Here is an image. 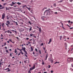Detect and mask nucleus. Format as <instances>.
<instances>
[{
  "mask_svg": "<svg viewBox=\"0 0 73 73\" xmlns=\"http://www.w3.org/2000/svg\"><path fill=\"white\" fill-rule=\"evenodd\" d=\"M44 14H46V16H49L50 13V11L48 10H47L44 12Z\"/></svg>",
  "mask_w": 73,
  "mask_h": 73,
  "instance_id": "f257e3e1",
  "label": "nucleus"
},
{
  "mask_svg": "<svg viewBox=\"0 0 73 73\" xmlns=\"http://www.w3.org/2000/svg\"><path fill=\"white\" fill-rule=\"evenodd\" d=\"M35 66L34 64L33 65V66L31 68H30V69L29 70V73H31V71L32 70H33L35 69Z\"/></svg>",
  "mask_w": 73,
  "mask_h": 73,
  "instance_id": "f03ea898",
  "label": "nucleus"
},
{
  "mask_svg": "<svg viewBox=\"0 0 73 73\" xmlns=\"http://www.w3.org/2000/svg\"><path fill=\"white\" fill-rule=\"evenodd\" d=\"M68 61L69 63L73 62V58H69L68 59Z\"/></svg>",
  "mask_w": 73,
  "mask_h": 73,
  "instance_id": "7ed1b4c3",
  "label": "nucleus"
},
{
  "mask_svg": "<svg viewBox=\"0 0 73 73\" xmlns=\"http://www.w3.org/2000/svg\"><path fill=\"white\" fill-rule=\"evenodd\" d=\"M6 25L7 26V27H9V25H10V22L9 21H7L6 22Z\"/></svg>",
  "mask_w": 73,
  "mask_h": 73,
  "instance_id": "20e7f679",
  "label": "nucleus"
},
{
  "mask_svg": "<svg viewBox=\"0 0 73 73\" xmlns=\"http://www.w3.org/2000/svg\"><path fill=\"white\" fill-rule=\"evenodd\" d=\"M23 8H26L28 9H30L31 8L30 7L28 8V7L26 5H23Z\"/></svg>",
  "mask_w": 73,
  "mask_h": 73,
  "instance_id": "39448f33",
  "label": "nucleus"
},
{
  "mask_svg": "<svg viewBox=\"0 0 73 73\" xmlns=\"http://www.w3.org/2000/svg\"><path fill=\"white\" fill-rule=\"evenodd\" d=\"M5 15L4 13H3L2 15V19L3 20H4V18H5Z\"/></svg>",
  "mask_w": 73,
  "mask_h": 73,
  "instance_id": "423d86ee",
  "label": "nucleus"
},
{
  "mask_svg": "<svg viewBox=\"0 0 73 73\" xmlns=\"http://www.w3.org/2000/svg\"><path fill=\"white\" fill-rule=\"evenodd\" d=\"M7 33L8 34H9V33L10 34H12V33L11 32V31L9 30H7Z\"/></svg>",
  "mask_w": 73,
  "mask_h": 73,
  "instance_id": "0eeeda50",
  "label": "nucleus"
},
{
  "mask_svg": "<svg viewBox=\"0 0 73 73\" xmlns=\"http://www.w3.org/2000/svg\"><path fill=\"white\" fill-rule=\"evenodd\" d=\"M1 7H2L1 8ZM0 9H4V6L2 7V5H1V4H0Z\"/></svg>",
  "mask_w": 73,
  "mask_h": 73,
  "instance_id": "6e6552de",
  "label": "nucleus"
},
{
  "mask_svg": "<svg viewBox=\"0 0 73 73\" xmlns=\"http://www.w3.org/2000/svg\"><path fill=\"white\" fill-rule=\"evenodd\" d=\"M48 57V53H47V54H46V58L45 59V60H47Z\"/></svg>",
  "mask_w": 73,
  "mask_h": 73,
  "instance_id": "1a4fd4ad",
  "label": "nucleus"
},
{
  "mask_svg": "<svg viewBox=\"0 0 73 73\" xmlns=\"http://www.w3.org/2000/svg\"><path fill=\"white\" fill-rule=\"evenodd\" d=\"M22 50L23 51H25V50H26L25 47H22Z\"/></svg>",
  "mask_w": 73,
  "mask_h": 73,
  "instance_id": "9d476101",
  "label": "nucleus"
},
{
  "mask_svg": "<svg viewBox=\"0 0 73 73\" xmlns=\"http://www.w3.org/2000/svg\"><path fill=\"white\" fill-rule=\"evenodd\" d=\"M52 41V38H50L49 40V42H48V44H49L50 42H51Z\"/></svg>",
  "mask_w": 73,
  "mask_h": 73,
  "instance_id": "9b49d317",
  "label": "nucleus"
},
{
  "mask_svg": "<svg viewBox=\"0 0 73 73\" xmlns=\"http://www.w3.org/2000/svg\"><path fill=\"white\" fill-rule=\"evenodd\" d=\"M49 60L52 63L53 62V60H52L51 58H50L49 59Z\"/></svg>",
  "mask_w": 73,
  "mask_h": 73,
  "instance_id": "f8f14e48",
  "label": "nucleus"
},
{
  "mask_svg": "<svg viewBox=\"0 0 73 73\" xmlns=\"http://www.w3.org/2000/svg\"><path fill=\"white\" fill-rule=\"evenodd\" d=\"M17 4H18L19 5H21V3H20L19 2H17Z\"/></svg>",
  "mask_w": 73,
  "mask_h": 73,
  "instance_id": "ddd939ff",
  "label": "nucleus"
},
{
  "mask_svg": "<svg viewBox=\"0 0 73 73\" xmlns=\"http://www.w3.org/2000/svg\"><path fill=\"white\" fill-rule=\"evenodd\" d=\"M45 17L44 16H43V17H41V19H42L43 20H44Z\"/></svg>",
  "mask_w": 73,
  "mask_h": 73,
  "instance_id": "4468645a",
  "label": "nucleus"
},
{
  "mask_svg": "<svg viewBox=\"0 0 73 73\" xmlns=\"http://www.w3.org/2000/svg\"><path fill=\"white\" fill-rule=\"evenodd\" d=\"M50 14H53V12L52 11H50Z\"/></svg>",
  "mask_w": 73,
  "mask_h": 73,
  "instance_id": "2eb2a0df",
  "label": "nucleus"
},
{
  "mask_svg": "<svg viewBox=\"0 0 73 73\" xmlns=\"http://www.w3.org/2000/svg\"><path fill=\"white\" fill-rule=\"evenodd\" d=\"M31 51L32 52L33 50V47H31Z\"/></svg>",
  "mask_w": 73,
  "mask_h": 73,
  "instance_id": "dca6fc26",
  "label": "nucleus"
},
{
  "mask_svg": "<svg viewBox=\"0 0 73 73\" xmlns=\"http://www.w3.org/2000/svg\"><path fill=\"white\" fill-rule=\"evenodd\" d=\"M60 63V62H58L57 61H56V62H55L54 64H59Z\"/></svg>",
  "mask_w": 73,
  "mask_h": 73,
  "instance_id": "f3484780",
  "label": "nucleus"
},
{
  "mask_svg": "<svg viewBox=\"0 0 73 73\" xmlns=\"http://www.w3.org/2000/svg\"><path fill=\"white\" fill-rule=\"evenodd\" d=\"M60 40H61L62 39V36H60Z\"/></svg>",
  "mask_w": 73,
  "mask_h": 73,
  "instance_id": "a211bd4d",
  "label": "nucleus"
},
{
  "mask_svg": "<svg viewBox=\"0 0 73 73\" xmlns=\"http://www.w3.org/2000/svg\"><path fill=\"white\" fill-rule=\"evenodd\" d=\"M17 49L18 50H19L20 51H22V50H23L22 49H20V50L19 48H17Z\"/></svg>",
  "mask_w": 73,
  "mask_h": 73,
  "instance_id": "6ab92c4d",
  "label": "nucleus"
},
{
  "mask_svg": "<svg viewBox=\"0 0 73 73\" xmlns=\"http://www.w3.org/2000/svg\"><path fill=\"white\" fill-rule=\"evenodd\" d=\"M32 27H31L30 29L29 30V31H32Z\"/></svg>",
  "mask_w": 73,
  "mask_h": 73,
  "instance_id": "aec40b11",
  "label": "nucleus"
},
{
  "mask_svg": "<svg viewBox=\"0 0 73 73\" xmlns=\"http://www.w3.org/2000/svg\"><path fill=\"white\" fill-rule=\"evenodd\" d=\"M33 35V34H31L30 35V36H31V37H32Z\"/></svg>",
  "mask_w": 73,
  "mask_h": 73,
  "instance_id": "412c9836",
  "label": "nucleus"
},
{
  "mask_svg": "<svg viewBox=\"0 0 73 73\" xmlns=\"http://www.w3.org/2000/svg\"><path fill=\"white\" fill-rule=\"evenodd\" d=\"M7 3H5L3 4V6H4V5H7Z\"/></svg>",
  "mask_w": 73,
  "mask_h": 73,
  "instance_id": "4be33fe9",
  "label": "nucleus"
},
{
  "mask_svg": "<svg viewBox=\"0 0 73 73\" xmlns=\"http://www.w3.org/2000/svg\"><path fill=\"white\" fill-rule=\"evenodd\" d=\"M26 53L25 54H27V51H26V50H25V51H24Z\"/></svg>",
  "mask_w": 73,
  "mask_h": 73,
  "instance_id": "5701e85b",
  "label": "nucleus"
},
{
  "mask_svg": "<svg viewBox=\"0 0 73 73\" xmlns=\"http://www.w3.org/2000/svg\"><path fill=\"white\" fill-rule=\"evenodd\" d=\"M12 4L13 5H15V3H14V2H12Z\"/></svg>",
  "mask_w": 73,
  "mask_h": 73,
  "instance_id": "b1692460",
  "label": "nucleus"
},
{
  "mask_svg": "<svg viewBox=\"0 0 73 73\" xmlns=\"http://www.w3.org/2000/svg\"><path fill=\"white\" fill-rule=\"evenodd\" d=\"M67 45H66V46H65V49L66 50H67Z\"/></svg>",
  "mask_w": 73,
  "mask_h": 73,
  "instance_id": "393cba45",
  "label": "nucleus"
},
{
  "mask_svg": "<svg viewBox=\"0 0 73 73\" xmlns=\"http://www.w3.org/2000/svg\"><path fill=\"white\" fill-rule=\"evenodd\" d=\"M12 31H13L14 32L16 33H17V32H16V31H14V30H12Z\"/></svg>",
  "mask_w": 73,
  "mask_h": 73,
  "instance_id": "a878e982",
  "label": "nucleus"
},
{
  "mask_svg": "<svg viewBox=\"0 0 73 73\" xmlns=\"http://www.w3.org/2000/svg\"><path fill=\"white\" fill-rule=\"evenodd\" d=\"M14 22H15L16 23V25H18L17 23V22H15V21H14Z\"/></svg>",
  "mask_w": 73,
  "mask_h": 73,
  "instance_id": "bb28decb",
  "label": "nucleus"
},
{
  "mask_svg": "<svg viewBox=\"0 0 73 73\" xmlns=\"http://www.w3.org/2000/svg\"><path fill=\"white\" fill-rule=\"evenodd\" d=\"M54 14L55 15H57L58 14V13L57 12H54Z\"/></svg>",
  "mask_w": 73,
  "mask_h": 73,
  "instance_id": "cd10ccee",
  "label": "nucleus"
},
{
  "mask_svg": "<svg viewBox=\"0 0 73 73\" xmlns=\"http://www.w3.org/2000/svg\"><path fill=\"white\" fill-rule=\"evenodd\" d=\"M20 53H21V54H22V55H23V54H24V53H23V52L22 51H21V52H20Z\"/></svg>",
  "mask_w": 73,
  "mask_h": 73,
  "instance_id": "c85d7f7f",
  "label": "nucleus"
},
{
  "mask_svg": "<svg viewBox=\"0 0 73 73\" xmlns=\"http://www.w3.org/2000/svg\"><path fill=\"white\" fill-rule=\"evenodd\" d=\"M73 52V48H72L70 52Z\"/></svg>",
  "mask_w": 73,
  "mask_h": 73,
  "instance_id": "c756f323",
  "label": "nucleus"
},
{
  "mask_svg": "<svg viewBox=\"0 0 73 73\" xmlns=\"http://www.w3.org/2000/svg\"><path fill=\"white\" fill-rule=\"evenodd\" d=\"M53 5L54 7H56V3H54Z\"/></svg>",
  "mask_w": 73,
  "mask_h": 73,
  "instance_id": "7c9ffc66",
  "label": "nucleus"
},
{
  "mask_svg": "<svg viewBox=\"0 0 73 73\" xmlns=\"http://www.w3.org/2000/svg\"><path fill=\"white\" fill-rule=\"evenodd\" d=\"M28 23L30 25H31V23L30 21H29Z\"/></svg>",
  "mask_w": 73,
  "mask_h": 73,
  "instance_id": "2f4dec72",
  "label": "nucleus"
},
{
  "mask_svg": "<svg viewBox=\"0 0 73 73\" xmlns=\"http://www.w3.org/2000/svg\"><path fill=\"white\" fill-rule=\"evenodd\" d=\"M39 31L40 32H41V29L40 28H39Z\"/></svg>",
  "mask_w": 73,
  "mask_h": 73,
  "instance_id": "473e14b6",
  "label": "nucleus"
},
{
  "mask_svg": "<svg viewBox=\"0 0 73 73\" xmlns=\"http://www.w3.org/2000/svg\"><path fill=\"white\" fill-rule=\"evenodd\" d=\"M47 18L45 17L44 18V20H47Z\"/></svg>",
  "mask_w": 73,
  "mask_h": 73,
  "instance_id": "72a5a7b5",
  "label": "nucleus"
},
{
  "mask_svg": "<svg viewBox=\"0 0 73 73\" xmlns=\"http://www.w3.org/2000/svg\"><path fill=\"white\" fill-rule=\"evenodd\" d=\"M6 52L8 53H9V52L7 50H6Z\"/></svg>",
  "mask_w": 73,
  "mask_h": 73,
  "instance_id": "f704fd0d",
  "label": "nucleus"
},
{
  "mask_svg": "<svg viewBox=\"0 0 73 73\" xmlns=\"http://www.w3.org/2000/svg\"><path fill=\"white\" fill-rule=\"evenodd\" d=\"M15 52H14L15 53H17V51L16 49H15Z\"/></svg>",
  "mask_w": 73,
  "mask_h": 73,
  "instance_id": "c9c22d12",
  "label": "nucleus"
},
{
  "mask_svg": "<svg viewBox=\"0 0 73 73\" xmlns=\"http://www.w3.org/2000/svg\"><path fill=\"white\" fill-rule=\"evenodd\" d=\"M68 23H70V22H71L70 20H69V21H68Z\"/></svg>",
  "mask_w": 73,
  "mask_h": 73,
  "instance_id": "e433bc0d",
  "label": "nucleus"
},
{
  "mask_svg": "<svg viewBox=\"0 0 73 73\" xmlns=\"http://www.w3.org/2000/svg\"><path fill=\"white\" fill-rule=\"evenodd\" d=\"M44 45L43 43H42L41 44H40V46H43Z\"/></svg>",
  "mask_w": 73,
  "mask_h": 73,
  "instance_id": "4c0bfd02",
  "label": "nucleus"
},
{
  "mask_svg": "<svg viewBox=\"0 0 73 73\" xmlns=\"http://www.w3.org/2000/svg\"><path fill=\"white\" fill-rule=\"evenodd\" d=\"M15 38H16L17 39V40H19V38L18 37H15Z\"/></svg>",
  "mask_w": 73,
  "mask_h": 73,
  "instance_id": "58836bf2",
  "label": "nucleus"
},
{
  "mask_svg": "<svg viewBox=\"0 0 73 73\" xmlns=\"http://www.w3.org/2000/svg\"><path fill=\"white\" fill-rule=\"evenodd\" d=\"M27 60L24 61V62L25 63H27Z\"/></svg>",
  "mask_w": 73,
  "mask_h": 73,
  "instance_id": "ea45409f",
  "label": "nucleus"
},
{
  "mask_svg": "<svg viewBox=\"0 0 73 73\" xmlns=\"http://www.w3.org/2000/svg\"><path fill=\"white\" fill-rule=\"evenodd\" d=\"M61 2H62V1L61 0L60 1L58 2V3H61Z\"/></svg>",
  "mask_w": 73,
  "mask_h": 73,
  "instance_id": "a19ab883",
  "label": "nucleus"
},
{
  "mask_svg": "<svg viewBox=\"0 0 73 73\" xmlns=\"http://www.w3.org/2000/svg\"><path fill=\"white\" fill-rule=\"evenodd\" d=\"M49 67L48 68L49 69L51 68V66L50 65H48Z\"/></svg>",
  "mask_w": 73,
  "mask_h": 73,
  "instance_id": "79ce46f5",
  "label": "nucleus"
},
{
  "mask_svg": "<svg viewBox=\"0 0 73 73\" xmlns=\"http://www.w3.org/2000/svg\"><path fill=\"white\" fill-rule=\"evenodd\" d=\"M6 42H5L4 43V46H5L6 45Z\"/></svg>",
  "mask_w": 73,
  "mask_h": 73,
  "instance_id": "37998d69",
  "label": "nucleus"
},
{
  "mask_svg": "<svg viewBox=\"0 0 73 73\" xmlns=\"http://www.w3.org/2000/svg\"><path fill=\"white\" fill-rule=\"evenodd\" d=\"M35 50L36 51V52H37L38 50H37V48H35Z\"/></svg>",
  "mask_w": 73,
  "mask_h": 73,
  "instance_id": "c03bdc74",
  "label": "nucleus"
},
{
  "mask_svg": "<svg viewBox=\"0 0 73 73\" xmlns=\"http://www.w3.org/2000/svg\"><path fill=\"white\" fill-rule=\"evenodd\" d=\"M39 52L40 54H41V52L40 50H39Z\"/></svg>",
  "mask_w": 73,
  "mask_h": 73,
  "instance_id": "a18cd8bd",
  "label": "nucleus"
},
{
  "mask_svg": "<svg viewBox=\"0 0 73 73\" xmlns=\"http://www.w3.org/2000/svg\"><path fill=\"white\" fill-rule=\"evenodd\" d=\"M11 71V70H9L7 71V72H9Z\"/></svg>",
  "mask_w": 73,
  "mask_h": 73,
  "instance_id": "49530a36",
  "label": "nucleus"
},
{
  "mask_svg": "<svg viewBox=\"0 0 73 73\" xmlns=\"http://www.w3.org/2000/svg\"><path fill=\"white\" fill-rule=\"evenodd\" d=\"M53 72H53V70H51V73H53Z\"/></svg>",
  "mask_w": 73,
  "mask_h": 73,
  "instance_id": "de8ad7c7",
  "label": "nucleus"
},
{
  "mask_svg": "<svg viewBox=\"0 0 73 73\" xmlns=\"http://www.w3.org/2000/svg\"><path fill=\"white\" fill-rule=\"evenodd\" d=\"M29 39V38H26V40H28Z\"/></svg>",
  "mask_w": 73,
  "mask_h": 73,
  "instance_id": "09e8293b",
  "label": "nucleus"
},
{
  "mask_svg": "<svg viewBox=\"0 0 73 73\" xmlns=\"http://www.w3.org/2000/svg\"><path fill=\"white\" fill-rule=\"evenodd\" d=\"M44 62H42V65H44Z\"/></svg>",
  "mask_w": 73,
  "mask_h": 73,
  "instance_id": "8fccbe9b",
  "label": "nucleus"
},
{
  "mask_svg": "<svg viewBox=\"0 0 73 73\" xmlns=\"http://www.w3.org/2000/svg\"><path fill=\"white\" fill-rule=\"evenodd\" d=\"M11 65L10 64L8 66V67H9V68H10V66Z\"/></svg>",
  "mask_w": 73,
  "mask_h": 73,
  "instance_id": "3c124183",
  "label": "nucleus"
},
{
  "mask_svg": "<svg viewBox=\"0 0 73 73\" xmlns=\"http://www.w3.org/2000/svg\"><path fill=\"white\" fill-rule=\"evenodd\" d=\"M9 40L11 42H12V41L11 40V39H9Z\"/></svg>",
  "mask_w": 73,
  "mask_h": 73,
  "instance_id": "603ef678",
  "label": "nucleus"
},
{
  "mask_svg": "<svg viewBox=\"0 0 73 73\" xmlns=\"http://www.w3.org/2000/svg\"><path fill=\"white\" fill-rule=\"evenodd\" d=\"M58 11H61V12H63L62 11V10H60V9L58 10Z\"/></svg>",
  "mask_w": 73,
  "mask_h": 73,
  "instance_id": "864d4df0",
  "label": "nucleus"
},
{
  "mask_svg": "<svg viewBox=\"0 0 73 73\" xmlns=\"http://www.w3.org/2000/svg\"><path fill=\"white\" fill-rule=\"evenodd\" d=\"M30 42L29 41H28V44H30Z\"/></svg>",
  "mask_w": 73,
  "mask_h": 73,
  "instance_id": "5fc2aeb1",
  "label": "nucleus"
},
{
  "mask_svg": "<svg viewBox=\"0 0 73 73\" xmlns=\"http://www.w3.org/2000/svg\"><path fill=\"white\" fill-rule=\"evenodd\" d=\"M73 29V27H71V28H70V29Z\"/></svg>",
  "mask_w": 73,
  "mask_h": 73,
  "instance_id": "6e6d98bb",
  "label": "nucleus"
},
{
  "mask_svg": "<svg viewBox=\"0 0 73 73\" xmlns=\"http://www.w3.org/2000/svg\"><path fill=\"white\" fill-rule=\"evenodd\" d=\"M7 19H9V17L8 16H7Z\"/></svg>",
  "mask_w": 73,
  "mask_h": 73,
  "instance_id": "4d7b16f0",
  "label": "nucleus"
},
{
  "mask_svg": "<svg viewBox=\"0 0 73 73\" xmlns=\"http://www.w3.org/2000/svg\"><path fill=\"white\" fill-rule=\"evenodd\" d=\"M5 49H7V46H5Z\"/></svg>",
  "mask_w": 73,
  "mask_h": 73,
  "instance_id": "13d9d810",
  "label": "nucleus"
},
{
  "mask_svg": "<svg viewBox=\"0 0 73 73\" xmlns=\"http://www.w3.org/2000/svg\"><path fill=\"white\" fill-rule=\"evenodd\" d=\"M1 26L2 27H3V28H4V26L3 25H1Z\"/></svg>",
  "mask_w": 73,
  "mask_h": 73,
  "instance_id": "bf43d9fd",
  "label": "nucleus"
},
{
  "mask_svg": "<svg viewBox=\"0 0 73 73\" xmlns=\"http://www.w3.org/2000/svg\"><path fill=\"white\" fill-rule=\"evenodd\" d=\"M33 55H35V53L34 52H33Z\"/></svg>",
  "mask_w": 73,
  "mask_h": 73,
  "instance_id": "052dcab7",
  "label": "nucleus"
},
{
  "mask_svg": "<svg viewBox=\"0 0 73 73\" xmlns=\"http://www.w3.org/2000/svg\"><path fill=\"white\" fill-rule=\"evenodd\" d=\"M32 40V39H30L29 40V41H31Z\"/></svg>",
  "mask_w": 73,
  "mask_h": 73,
  "instance_id": "680f3d73",
  "label": "nucleus"
},
{
  "mask_svg": "<svg viewBox=\"0 0 73 73\" xmlns=\"http://www.w3.org/2000/svg\"><path fill=\"white\" fill-rule=\"evenodd\" d=\"M73 0H70V2H72Z\"/></svg>",
  "mask_w": 73,
  "mask_h": 73,
  "instance_id": "e2e57ef3",
  "label": "nucleus"
},
{
  "mask_svg": "<svg viewBox=\"0 0 73 73\" xmlns=\"http://www.w3.org/2000/svg\"><path fill=\"white\" fill-rule=\"evenodd\" d=\"M7 42L8 43H9V41H7Z\"/></svg>",
  "mask_w": 73,
  "mask_h": 73,
  "instance_id": "0e129e2a",
  "label": "nucleus"
},
{
  "mask_svg": "<svg viewBox=\"0 0 73 73\" xmlns=\"http://www.w3.org/2000/svg\"><path fill=\"white\" fill-rule=\"evenodd\" d=\"M43 50H45V48L44 47H43Z\"/></svg>",
  "mask_w": 73,
  "mask_h": 73,
  "instance_id": "69168bd1",
  "label": "nucleus"
},
{
  "mask_svg": "<svg viewBox=\"0 0 73 73\" xmlns=\"http://www.w3.org/2000/svg\"><path fill=\"white\" fill-rule=\"evenodd\" d=\"M14 58H15L14 56H13L12 57V59H14Z\"/></svg>",
  "mask_w": 73,
  "mask_h": 73,
  "instance_id": "338daca9",
  "label": "nucleus"
},
{
  "mask_svg": "<svg viewBox=\"0 0 73 73\" xmlns=\"http://www.w3.org/2000/svg\"><path fill=\"white\" fill-rule=\"evenodd\" d=\"M47 72H44V73H47Z\"/></svg>",
  "mask_w": 73,
  "mask_h": 73,
  "instance_id": "774afa93",
  "label": "nucleus"
}]
</instances>
